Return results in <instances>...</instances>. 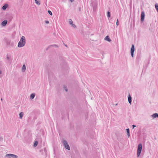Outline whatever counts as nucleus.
Wrapping results in <instances>:
<instances>
[{
    "instance_id": "obj_1",
    "label": "nucleus",
    "mask_w": 158,
    "mask_h": 158,
    "mask_svg": "<svg viewBox=\"0 0 158 158\" xmlns=\"http://www.w3.org/2000/svg\"><path fill=\"white\" fill-rule=\"evenodd\" d=\"M25 38L24 36H22L18 43V46L19 48L22 47L25 45Z\"/></svg>"
},
{
    "instance_id": "obj_19",
    "label": "nucleus",
    "mask_w": 158,
    "mask_h": 158,
    "mask_svg": "<svg viewBox=\"0 0 158 158\" xmlns=\"http://www.w3.org/2000/svg\"><path fill=\"white\" fill-rule=\"evenodd\" d=\"M38 143V142L37 141H35L34 144V146L35 147H36L37 146Z\"/></svg>"
},
{
    "instance_id": "obj_8",
    "label": "nucleus",
    "mask_w": 158,
    "mask_h": 158,
    "mask_svg": "<svg viewBox=\"0 0 158 158\" xmlns=\"http://www.w3.org/2000/svg\"><path fill=\"white\" fill-rule=\"evenodd\" d=\"M7 23V20H5L2 22L1 25L3 26H5L6 25Z\"/></svg>"
},
{
    "instance_id": "obj_20",
    "label": "nucleus",
    "mask_w": 158,
    "mask_h": 158,
    "mask_svg": "<svg viewBox=\"0 0 158 158\" xmlns=\"http://www.w3.org/2000/svg\"><path fill=\"white\" fill-rule=\"evenodd\" d=\"M35 3L37 5H40V3L37 0H35Z\"/></svg>"
},
{
    "instance_id": "obj_6",
    "label": "nucleus",
    "mask_w": 158,
    "mask_h": 158,
    "mask_svg": "<svg viewBox=\"0 0 158 158\" xmlns=\"http://www.w3.org/2000/svg\"><path fill=\"white\" fill-rule=\"evenodd\" d=\"M135 51V46L134 44H132L131 49V56L133 57L134 56V52Z\"/></svg>"
},
{
    "instance_id": "obj_3",
    "label": "nucleus",
    "mask_w": 158,
    "mask_h": 158,
    "mask_svg": "<svg viewBox=\"0 0 158 158\" xmlns=\"http://www.w3.org/2000/svg\"><path fill=\"white\" fill-rule=\"evenodd\" d=\"M6 63L10 64L12 61L11 56L10 55L7 54L6 55Z\"/></svg>"
},
{
    "instance_id": "obj_30",
    "label": "nucleus",
    "mask_w": 158,
    "mask_h": 158,
    "mask_svg": "<svg viewBox=\"0 0 158 158\" xmlns=\"http://www.w3.org/2000/svg\"><path fill=\"white\" fill-rule=\"evenodd\" d=\"M71 2H73L74 1V0H69Z\"/></svg>"
},
{
    "instance_id": "obj_29",
    "label": "nucleus",
    "mask_w": 158,
    "mask_h": 158,
    "mask_svg": "<svg viewBox=\"0 0 158 158\" xmlns=\"http://www.w3.org/2000/svg\"><path fill=\"white\" fill-rule=\"evenodd\" d=\"M132 127H133V129H134L135 127H136V126L134 125H132Z\"/></svg>"
},
{
    "instance_id": "obj_17",
    "label": "nucleus",
    "mask_w": 158,
    "mask_h": 158,
    "mask_svg": "<svg viewBox=\"0 0 158 158\" xmlns=\"http://www.w3.org/2000/svg\"><path fill=\"white\" fill-rule=\"evenodd\" d=\"M155 7L157 11L158 12V4L156 3L155 5Z\"/></svg>"
},
{
    "instance_id": "obj_21",
    "label": "nucleus",
    "mask_w": 158,
    "mask_h": 158,
    "mask_svg": "<svg viewBox=\"0 0 158 158\" xmlns=\"http://www.w3.org/2000/svg\"><path fill=\"white\" fill-rule=\"evenodd\" d=\"M2 64V63L0 61V74H1L2 73V71L1 70V69H2L1 68V65Z\"/></svg>"
},
{
    "instance_id": "obj_27",
    "label": "nucleus",
    "mask_w": 158,
    "mask_h": 158,
    "mask_svg": "<svg viewBox=\"0 0 158 158\" xmlns=\"http://www.w3.org/2000/svg\"><path fill=\"white\" fill-rule=\"evenodd\" d=\"M71 25H72V26L73 27H74V28H76V25H75L74 24H71Z\"/></svg>"
},
{
    "instance_id": "obj_2",
    "label": "nucleus",
    "mask_w": 158,
    "mask_h": 158,
    "mask_svg": "<svg viewBox=\"0 0 158 158\" xmlns=\"http://www.w3.org/2000/svg\"><path fill=\"white\" fill-rule=\"evenodd\" d=\"M142 145L141 143H139L138 144L137 147V157H139L141 153L142 149Z\"/></svg>"
},
{
    "instance_id": "obj_11",
    "label": "nucleus",
    "mask_w": 158,
    "mask_h": 158,
    "mask_svg": "<svg viewBox=\"0 0 158 158\" xmlns=\"http://www.w3.org/2000/svg\"><path fill=\"white\" fill-rule=\"evenodd\" d=\"M105 40L109 42H110L111 41L109 37L108 36H107L105 37Z\"/></svg>"
},
{
    "instance_id": "obj_13",
    "label": "nucleus",
    "mask_w": 158,
    "mask_h": 158,
    "mask_svg": "<svg viewBox=\"0 0 158 158\" xmlns=\"http://www.w3.org/2000/svg\"><path fill=\"white\" fill-rule=\"evenodd\" d=\"M8 5L7 4H5L4 6L2 7V9L3 10H5L8 7Z\"/></svg>"
},
{
    "instance_id": "obj_15",
    "label": "nucleus",
    "mask_w": 158,
    "mask_h": 158,
    "mask_svg": "<svg viewBox=\"0 0 158 158\" xmlns=\"http://www.w3.org/2000/svg\"><path fill=\"white\" fill-rule=\"evenodd\" d=\"M23 115V113L22 112H20L19 114V118H22Z\"/></svg>"
},
{
    "instance_id": "obj_18",
    "label": "nucleus",
    "mask_w": 158,
    "mask_h": 158,
    "mask_svg": "<svg viewBox=\"0 0 158 158\" xmlns=\"http://www.w3.org/2000/svg\"><path fill=\"white\" fill-rule=\"evenodd\" d=\"M22 71H24L26 69V66L24 64L23 65L22 67Z\"/></svg>"
},
{
    "instance_id": "obj_25",
    "label": "nucleus",
    "mask_w": 158,
    "mask_h": 158,
    "mask_svg": "<svg viewBox=\"0 0 158 158\" xmlns=\"http://www.w3.org/2000/svg\"><path fill=\"white\" fill-rule=\"evenodd\" d=\"M64 89L65 90L66 92H67L68 91V89L67 88L65 87V86H64Z\"/></svg>"
},
{
    "instance_id": "obj_33",
    "label": "nucleus",
    "mask_w": 158,
    "mask_h": 158,
    "mask_svg": "<svg viewBox=\"0 0 158 158\" xmlns=\"http://www.w3.org/2000/svg\"><path fill=\"white\" fill-rule=\"evenodd\" d=\"M118 105V104H117H117H116V105Z\"/></svg>"
},
{
    "instance_id": "obj_10",
    "label": "nucleus",
    "mask_w": 158,
    "mask_h": 158,
    "mask_svg": "<svg viewBox=\"0 0 158 158\" xmlns=\"http://www.w3.org/2000/svg\"><path fill=\"white\" fill-rule=\"evenodd\" d=\"M152 116L153 118H155L157 117L158 118V114L157 113H154L152 115Z\"/></svg>"
},
{
    "instance_id": "obj_16",
    "label": "nucleus",
    "mask_w": 158,
    "mask_h": 158,
    "mask_svg": "<svg viewBox=\"0 0 158 158\" xmlns=\"http://www.w3.org/2000/svg\"><path fill=\"white\" fill-rule=\"evenodd\" d=\"M128 137L130 136V130L129 128L126 129Z\"/></svg>"
},
{
    "instance_id": "obj_22",
    "label": "nucleus",
    "mask_w": 158,
    "mask_h": 158,
    "mask_svg": "<svg viewBox=\"0 0 158 158\" xmlns=\"http://www.w3.org/2000/svg\"><path fill=\"white\" fill-rule=\"evenodd\" d=\"M107 16L108 18H110V13L109 11H108L107 13Z\"/></svg>"
},
{
    "instance_id": "obj_32",
    "label": "nucleus",
    "mask_w": 158,
    "mask_h": 158,
    "mask_svg": "<svg viewBox=\"0 0 158 158\" xmlns=\"http://www.w3.org/2000/svg\"><path fill=\"white\" fill-rule=\"evenodd\" d=\"M1 101H2V98H1Z\"/></svg>"
},
{
    "instance_id": "obj_5",
    "label": "nucleus",
    "mask_w": 158,
    "mask_h": 158,
    "mask_svg": "<svg viewBox=\"0 0 158 158\" xmlns=\"http://www.w3.org/2000/svg\"><path fill=\"white\" fill-rule=\"evenodd\" d=\"M6 157H8L9 158H18V156L16 155L13 154H7L6 155Z\"/></svg>"
},
{
    "instance_id": "obj_28",
    "label": "nucleus",
    "mask_w": 158,
    "mask_h": 158,
    "mask_svg": "<svg viewBox=\"0 0 158 158\" xmlns=\"http://www.w3.org/2000/svg\"><path fill=\"white\" fill-rule=\"evenodd\" d=\"M45 23H46L48 24V23H49V21H48L46 20V21H45Z\"/></svg>"
},
{
    "instance_id": "obj_9",
    "label": "nucleus",
    "mask_w": 158,
    "mask_h": 158,
    "mask_svg": "<svg viewBox=\"0 0 158 158\" xmlns=\"http://www.w3.org/2000/svg\"><path fill=\"white\" fill-rule=\"evenodd\" d=\"M128 101L129 103L130 104H131V97L130 94H129L128 98Z\"/></svg>"
},
{
    "instance_id": "obj_26",
    "label": "nucleus",
    "mask_w": 158,
    "mask_h": 158,
    "mask_svg": "<svg viewBox=\"0 0 158 158\" xmlns=\"http://www.w3.org/2000/svg\"><path fill=\"white\" fill-rule=\"evenodd\" d=\"M116 25L117 26H118L119 25V22H118V19H117V20Z\"/></svg>"
},
{
    "instance_id": "obj_12",
    "label": "nucleus",
    "mask_w": 158,
    "mask_h": 158,
    "mask_svg": "<svg viewBox=\"0 0 158 158\" xmlns=\"http://www.w3.org/2000/svg\"><path fill=\"white\" fill-rule=\"evenodd\" d=\"M52 47H58V46L56 45V44H54L53 45H49L48 47L47 48L46 50H48L49 48H50Z\"/></svg>"
},
{
    "instance_id": "obj_31",
    "label": "nucleus",
    "mask_w": 158,
    "mask_h": 158,
    "mask_svg": "<svg viewBox=\"0 0 158 158\" xmlns=\"http://www.w3.org/2000/svg\"><path fill=\"white\" fill-rule=\"evenodd\" d=\"M138 57H139V56H138V55H137V58H138Z\"/></svg>"
},
{
    "instance_id": "obj_7",
    "label": "nucleus",
    "mask_w": 158,
    "mask_h": 158,
    "mask_svg": "<svg viewBox=\"0 0 158 158\" xmlns=\"http://www.w3.org/2000/svg\"><path fill=\"white\" fill-rule=\"evenodd\" d=\"M145 17V14L143 11L141 12V22H142L144 19Z\"/></svg>"
},
{
    "instance_id": "obj_14",
    "label": "nucleus",
    "mask_w": 158,
    "mask_h": 158,
    "mask_svg": "<svg viewBox=\"0 0 158 158\" xmlns=\"http://www.w3.org/2000/svg\"><path fill=\"white\" fill-rule=\"evenodd\" d=\"M35 96V94L32 93L30 95V98L31 99H33L34 98Z\"/></svg>"
},
{
    "instance_id": "obj_23",
    "label": "nucleus",
    "mask_w": 158,
    "mask_h": 158,
    "mask_svg": "<svg viewBox=\"0 0 158 158\" xmlns=\"http://www.w3.org/2000/svg\"><path fill=\"white\" fill-rule=\"evenodd\" d=\"M69 23L71 25L73 24V22L71 19H70L69 20Z\"/></svg>"
},
{
    "instance_id": "obj_24",
    "label": "nucleus",
    "mask_w": 158,
    "mask_h": 158,
    "mask_svg": "<svg viewBox=\"0 0 158 158\" xmlns=\"http://www.w3.org/2000/svg\"><path fill=\"white\" fill-rule=\"evenodd\" d=\"M48 14L50 15H52V11H51V10H48Z\"/></svg>"
},
{
    "instance_id": "obj_4",
    "label": "nucleus",
    "mask_w": 158,
    "mask_h": 158,
    "mask_svg": "<svg viewBox=\"0 0 158 158\" xmlns=\"http://www.w3.org/2000/svg\"><path fill=\"white\" fill-rule=\"evenodd\" d=\"M62 143H63L64 147L65 148L69 150L70 149V148L69 145L68 144L67 141L64 140L62 141Z\"/></svg>"
}]
</instances>
